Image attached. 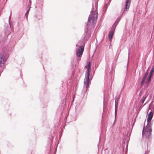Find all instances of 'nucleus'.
Returning <instances> with one entry per match:
<instances>
[{"mask_svg": "<svg viewBox=\"0 0 154 154\" xmlns=\"http://www.w3.org/2000/svg\"><path fill=\"white\" fill-rule=\"evenodd\" d=\"M98 0H94L92 4V8L91 14L88 17L86 26L85 30V32L82 37L83 45L81 46L76 50V55L79 57H82L83 52L84 45L91 36V31L94 29L95 23L98 16L97 11L98 2Z\"/></svg>", "mask_w": 154, "mask_h": 154, "instance_id": "1", "label": "nucleus"}, {"mask_svg": "<svg viewBox=\"0 0 154 154\" xmlns=\"http://www.w3.org/2000/svg\"><path fill=\"white\" fill-rule=\"evenodd\" d=\"M91 63L89 62L87 66L85 67L87 68V70L85 72V75L84 82V87L86 88H88L90 84V77H91L90 71V70L91 67L90 66Z\"/></svg>", "mask_w": 154, "mask_h": 154, "instance_id": "2", "label": "nucleus"}, {"mask_svg": "<svg viewBox=\"0 0 154 154\" xmlns=\"http://www.w3.org/2000/svg\"><path fill=\"white\" fill-rule=\"evenodd\" d=\"M8 57L9 55L6 54L0 53V67L7 61Z\"/></svg>", "mask_w": 154, "mask_h": 154, "instance_id": "3", "label": "nucleus"}, {"mask_svg": "<svg viewBox=\"0 0 154 154\" xmlns=\"http://www.w3.org/2000/svg\"><path fill=\"white\" fill-rule=\"evenodd\" d=\"M151 126L152 125H151L149 123L147 124L146 127V136L147 138H149L150 137V135L152 131Z\"/></svg>", "mask_w": 154, "mask_h": 154, "instance_id": "4", "label": "nucleus"}, {"mask_svg": "<svg viewBox=\"0 0 154 154\" xmlns=\"http://www.w3.org/2000/svg\"><path fill=\"white\" fill-rule=\"evenodd\" d=\"M153 113L151 111L150 112L148 115L147 119V124H150L151 125H152V124L150 122V121L151 120L152 118L153 117Z\"/></svg>", "mask_w": 154, "mask_h": 154, "instance_id": "5", "label": "nucleus"}, {"mask_svg": "<svg viewBox=\"0 0 154 154\" xmlns=\"http://www.w3.org/2000/svg\"><path fill=\"white\" fill-rule=\"evenodd\" d=\"M154 72V65L152 66V69L150 70V72L149 73V75L148 76V80L146 82V84H148L150 81L151 78L152 77V75Z\"/></svg>", "mask_w": 154, "mask_h": 154, "instance_id": "6", "label": "nucleus"}, {"mask_svg": "<svg viewBox=\"0 0 154 154\" xmlns=\"http://www.w3.org/2000/svg\"><path fill=\"white\" fill-rule=\"evenodd\" d=\"M130 2V0H126L125 2V7L124 11H125V10L126 11L128 10L129 8V5Z\"/></svg>", "mask_w": 154, "mask_h": 154, "instance_id": "7", "label": "nucleus"}, {"mask_svg": "<svg viewBox=\"0 0 154 154\" xmlns=\"http://www.w3.org/2000/svg\"><path fill=\"white\" fill-rule=\"evenodd\" d=\"M115 31L110 29L109 33V38L110 40H111L113 35L114 34Z\"/></svg>", "mask_w": 154, "mask_h": 154, "instance_id": "8", "label": "nucleus"}, {"mask_svg": "<svg viewBox=\"0 0 154 154\" xmlns=\"http://www.w3.org/2000/svg\"><path fill=\"white\" fill-rule=\"evenodd\" d=\"M9 26L7 27V29H6L7 31L6 32V34L8 35L10 34L11 33V25L10 22H9Z\"/></svg>", "mask_w": 154, "mask_h": 154, "instance_id": "9", "label": "nucleus"}, {"mask_svg": "<svg viewBox=\"0 0 154 154\" xmlns=\"http://www.w3.org/2000/svg\"><path fill=\"white\" fill-rule=\"evenodd\" d=\"M118 102H116V99L115 100V118L116 117V115H117V108L118 107Z\"/></svg>", "mask_w": 154, "mask_h": 154, "instance_id": "10", "label": "nucleus"}, {"mask_svg": "<svg viewBox=\"0 0 154 154\" xmlns=\"http://www.w3.org/2000/svg\"><path fill=\"white\" fill-rule=\"evenodd\" d=\"M147 97V96L145 94L143 96L142 98L140 100V102L142 104H143L144 103V101L145 100Z\"/></svg>", "mask_w": 154, "mask_h": 154, "instance_id": "11", "label": "nucleus"}, {"mask_svg": "<svg viewBox=\"0 0 154 154\" xmlns=\"http://www.w3.org/2000/svg\"><path fill=\"white\" fill-rule=\"evenodd\" d=\"M117 25V23H116V22H115L114 24L112 25V26L111 29L115 31V28Z\"/></svg>", "mask_w": 154, "mask_h": 154, "instance_id": "12", "label": "nucleus"}, {"mask_svg": "<svg viewBox=\"0 0 154 154\" xmlns=\"http://www.w3.org/2000/svg\"><path fill=\"white\" fill-rule=\"evenodd\" d=\"M5 40V39L2 35H0V41L2 42H4Z\"/></svg>", "mask_w": 154, "mask_h": 154, "instance_id": "13", "label": "nucleus"}, {"mask_svg": "<svg viewBox=\"0 0 154 154\" xmlns=\"http://www.w3.org/2000/svg\"><path fill=\"white\" fill-rule=\"evenodd\" d=\"M113 72V70H112V71L111 70V71L109 73V75H110V76H111V78H112Z\"/></svg>", "mask_w": 154, "mask_h": 154, "instance_id": "14", "label": "nucleus"}, {"mask_svg": "<svg viewBox=\"0 0 154 154\" xmlns=\"http://www.w3.org/2000/svg\"><path fill=\"white\" fill-rule=\"evenodd\" d=\"M107 8V6L106 5H105L103 7V10H106Z\"/></svg>", "mask_w": 154, "mask_h": 154, "instance_id": "15", "label": "nucleus"}, {"mask_svg": "<svg viewBox=\"0 0 154 154\" xmlns=\"http://www.w3.org/2000/svg\"><path fill=\"white\" fill-rule=\"evenodd\" d=\"M148 74V71H146L145 73V75L144 76H145V77H146L147 76Z\"/></svg>", "mask_w": 154, "mask_h": 154, "instance_id": "16", "label": "nucleus"}, {"mask_svg": "<svg viewBox=\"0 0 154 154\" xmlns=\"http://www.w3.org/2000/svg\"><path fill=\"white\" fill-rule=\"evenodd\" d=\"M145 82L144 81H143V80H142L141 82V83H140V86H142L143 83H144V82Z\"/></svg>", "mask_w": 154, "mask_h": 154, "instance_id": "17", "label": "nucleus"}, {"mask_svg": "<svg viewBox=\"0 0 154 154\" xmlns=\"http://www.w3.org/2000/svg\"><path fill=\"white\" fill-rule=\"evenodd\" d=\"M28 14H29V13L28 12H27V11L25 14V15L26 16V18H27L28 17Z\"/></svg>", "mask_w": 154, "mask_h": 154, "instance_id": "18", "label": "nucleus"}, {"mask_svg": "<svg viewBox=\"0 0 154 154\" xmlns=\"http://www.w3.org/2000/svg\"><path fill=\"white\" fill-rule=\"evenodd\" d=\"M120 20V19L119 18H118L115 22H116V23H117L118 24V22Z\"/></svg>", "mask_w": 154, "mask_h": 154, "instance_id": "19", "label": "nucleus"}, {"mask_svg": "<svg viewBox=\"0 0 154 154\" xmlns=\"http://www.w3.org/2000/svg\"><path fill=\"white\" fill-rule=\"evenodd\" d=\"M146 77H145V76H143V78L142 79V80H143V81H145V80L146 79Z\"/></svg>", "mask_w": 154, "mask_h": 154, "instance_id": "20", "label": "nucleus"}, {"mask_svg": "<svg viewBox=\"0 0 154 154\" xmlns=\"http://www.w3.org/2000/svg\"><path fill=\"white\" fill-rule=\"evenodd\" d=\"M144 128H143V131H142V134L143 135L144 133Z\"/></svg>", "mask_w": 154, "mask_h": 154, "instance_id": "21", "label": "nucleus"}, {"mask_svg": "<svg viewBox=\"0 0 154 154\" xmlns=\"http://www.w3.org/2000/svg\"><path fill=\"white\" fill-rule=\"evenodd\" d=\"M42 4H41V6H40V8H41V9H42Z\"/></svg>", "mask_w": 154, "mask_h": 154, "instance_id": "22", "label": "nucleus"}, {"mask_svg": "<svg viewBox=\"0 0 154 154\" xmlns=\"http://www.w3.org/2000/svg\"><path fill=\"white\" fill-rule=\"evenodd\" d=\"M148 154L147 152V151H146L145 152V154Z\"/></svg>", "mask_w": 154, "mask_h": 154, "instance_id": "23", "label": "nucleus"}, {"mask_svg": "<svg viewBox=\"0 0 154 154\" xmlns=\"http://www.w3.org/2000/svg\"><path fill=\"white\" fill-rule=\"evenodd\" d=\"M29 9H28L27 10V12H28L29 13Z\"/></svg>", "mask_w": 154, "mask_h": 154, "instance_id": "24", "label": "nucleus"}, {"mask_svg": "<svg viewBox=\"0 0 154 154\" xmlns=\"http://www.w3.org/2000/svg\"><path fill=\"white\" fill-rule=\"evenodd\" d=\"M80 60V58H78V60Z\"/></svg>", "mask_w": 154, "mask_h": 154, "instance_id": "25", "label": "nucleus"}, {"mask_svg": "<svg viewBox=\"0 0 154 154\" xmlns=\"http://www.w3.org/2000/svg\"><path fill=\"white\" fill-rule=\"evenodd\" d=\"M128 64H127V66H128ZM127 69H128V68H127Z\"/></svg>", "mask_w": 154, "mask_h": 154, "instance_id": "26", "label": "nucleus"}, {"mask_svg": "<svg viewBox=\"0 0 154 154\" xmlns=\"http://www.w3.org/2000/svg\"><path fill=\"white\" fill-rule=\"evenodd\" d=\"M149 69V67L147 69V70L146 71H148V70Z\"/></svg>", "mask_w": 154, "mask_h": 154, "instance_id": "27", "label": "nucleus"}, {"mask_svg": "<svg viewBox=\"0 0 154 154\" xmlns=\"http://www.w3.org/2000/svg\"><path fill=\"white\" fill-rule=\"evenodd\" d=\"M2 42L1 41H0V44L1 43H2Z\"/></svg>", "mask_w": 154, "mask_h": 154, "instance_id": "28", "label": "nucleus"}, {"mask_svg": "<svg viewBox=\"0 0 154 154\" xmlns=\"http://www.w3.org/2000/svg\"><path fill=\"white\" fill-rule=\"evenodd\" d=\"M78 46V45H77V44H76V46Z\"/></svg>", "mask_w": 154, "mask_h": 154, "instance_id": "29", "label": "nucleus"}, {"mask_svg": "<svg viewBox=\"0 0 154 154\" xmlns=\"http://www.w3.org/2000/svg\"><path fill=\"white\" fill-rule=\"evenodd\" d=\"M10 17H9V20H10Z\"/></svg>", "mask_w": 154, "mask_h": 154, "instance_id": "30", "label": "nucleus"}, {"mask_svg": "<svg viewBox=\"0 0 154 154\" xmlns=\"http://www.w3.org/2000/svg\"><path fill=\"white\" fill-rule=\"evenodd\" d=\"M153 97H154V96H153Z\"/></svg>", "mask_w": 154, "mask_h": 154, "instance_id": "31", "label": "nucleus"}]
</instances>
